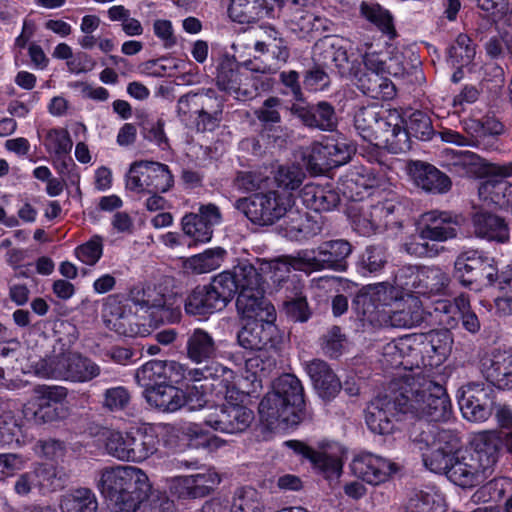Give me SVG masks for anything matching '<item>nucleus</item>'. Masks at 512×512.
<instances>
[{"mask_svg":"<svg viewBox=\"0 0 512 512\" xmlns=\"http://www.w3.org/2000/svg\"><path fill=\"white\" fill-rule=\"evenodd\" d=\"M356 52L362 59L363 68L349 59L341 39L325 38L315 44L313 58L323 66L334 67L341 76L352 77L354 84L367 96L378 100L392 99L396 88L383 70L379 45L359 43Z\"/></svg>","mask_w":512,"mask_h":512,"instance_id":"f257e3e1","label":"nucleus"},{"mask_svg":"<svg viewBox=\"0 0 512 512\" xmlns=\"http://www.w3.org/2000/svg\"><path fill=\"white\" fill-rule=\"evenodd\" d=\"M430 370L398 374L391 385L398 398L400 412L426 422H447L453 410L446 388L430 375Z\"/></svg>","mask_w":512,"mask_h":512,"instance_id":"f03ea898","label":"nucleus"},{"mask_svg":"<svg viewBox=\"0 0 512 512\" xmlns=\"http://www.w3.org/2000/svg\"><path fill=\"white\" fill-rule=\"evenodd\" d=\"M154 290L134 289L129 298L120 295L108 296L103 304L102 318L107 328L126 337L146 336L150 333L149 326L139 321L138 309L155 317L165 314L164 299L162 295L153 297Z\"/></svg>","mask_w":512,"mask_h":512,"instance_id":"7ed1b4c3","label":"nucleus"},{"mask_svg":"<svg viewBox=\"0 0 512 512\" xmlns=\"http://www.w3.org/2000/svg\"><path fill=\"white\" fill-rule=\"evenodd\" d=\"M500 436L495 431H482L471 437L469 446L456 454L448 479L461 487H474L493 472L498 459Z\"/></svg>","mask_w":512,"mask_h":512,"instance_id":"20e7f679","label":"nucleus"},{"mask_svg":"<svg viewBox=\"0 0 512 512\" xmlns=\"http://www.w3.org/2000/svg\"><path fill=\"white\" fill-rule=\"evenodd\" d=\"M303 386L292 374L280 376L259 404L260 420L270 430L299 424L305 416Z\"/></svg>","mask_w":512,"mask_h":512,"instance_id":"39448f33","label":"nucleus"},{"mask_svg":"<svg viewBox=\"0 0 512 512\" xmlns=\"http://www.w3.org/2000/svg\"><path fill=\"white\" fill-rule=\"evenodd\" d=\"M352 248L345 240H333L323 243L316 250H305L296 257H281L273 260H262L259 270L263 274H271L273 281L281 282L285 275L293 270L310 273L322 269L344 271L346 259Z\"/></svg>","mask_w":512,"mask_h":512,"instance_id":"423d86ee","label":"nucleus"},{"mask_svg":"<svg viewBox=\"0 0 512 512\" xmlns=\"http://www.w3.org/2000/svg\"><path fill=\"white\" fill-rule=\"evenodd\" d=\"M96 485L111 502L113 512H135L152 489L146 473L130 465L104 468Z\"/></svg>","mask_w":512,"mask_h":512,"instance_id":"0eeeda50","label":"nucleus"},{"mask_svg":"<svg viewBox=\"0 0 512 512\" xmlns=\"http://www.w3.org/2000/svg\"><path fill=\"white\" fill-rule=\"evenodd\" d=\"M354 121L361 137L376 147H385L395 154L411 148L408 133L402 129L404 121L396 110L380 115L374 107H363Z\"/></svg>","mask_w":512,"mask_h":512,"instance_id":"6e6552de","label":"nucleus"},{"mask_svg":"<svg viewBox=\"0 0 512 512\" xmlns=\"http://www.w3.org/2000/svg\"><path fill=\"white\" fill-rule=\"evenodd\" d=\"M416 232L423 240H411L404 244L405 251L416 257H435L440 249L432 242H445L458 234V221L451 213L431 210L421 214L416 222Z\"/></svg>","mask_w":512,"mask_h":512,"instance_id":"1a4fd4ad","label":"nucleus"},{"mask_svg":"<svg viewBox=\"0 0 512 512\" xmlns=\"http://www.w3.org/2000/svg\"><path fill=\"white\" fill-rule=\"evenodd\" d=\"M422 451L425 466L434 473H443L448 477L459 447L458 437L450 430L432 426L414 438Z\"/></svg>","mask_w":512,"mask_h":512,"instance_id":"9d476101","label":"nucleus"},{"mask_svg":"<svg viewBox=\"0 0 512 512\" xmlns=\"http://www.w3.org/2000/svg\"><path fill=\"white\" fill-rule=\"evenodd\" d=\"M32 368L38 377L74 383L89 382L101 372L97 363L79 354H63L40 359Z\"/></svg>","mask_w":512,"mask_h":512,"instance_id":"9b49d317","label":"nucleus"},{"mask_svg":"<svg viewBox=\"0 0 512 512\" xmlns=\"http://www.w3.org/2000/svg\"><path fill=\"white\" fill-rule=\"evenodd\" d=\"M216 396H222L225 402L206 418V424L214 430L229 434L245 431L254 419L252 410L245 404L248 395L231 382Z\"/></svg>","mask_w":512,"mask_h":512,"instance_id":"f8f14e48","label":"nucleus"},{"mask_svg":"<svg viewBox=\"0 0 512 512\" xmlns=\"http://www.w3.org/2000/svg\"><path fill=\"white\" fill-rule=\"evenodd\" d=\"M294 203L293 195L290 192L272 190L239 199L237 208L255 224L272 225L284 218Z\"/></svg>","mask_w":512,"mask_h":512,"instance_id":"ddd939ff","label":"nucleus"},{"mask_svg":"<svg viewBox=\"0 0 512 512\" xmlns=\"http://www.w3.org/2000/svg\"><path fill=\"white\" fill-rule=\"evenodd\" d=\"M399 210L400 205L392 199L353 206L350 210L353 229L362 236H371L386 229H399Z\"/></svg>","mask_w":512,"mask_h":512,"instance_id":"4468645a","label":"nucleus"},{"mask_svg":"<svg viewBox=\"0 0 512 512\" xmlns=\"http://www.w3.org/2000/svg\"><path fill=\"white\" fill-rule=\"evenodd\" d=\"M186 376V381L193 382V385L187 388L190 410L205 407L211 401L210 394L222 393L234 379L233 371L219 364L205 368H187Z\"/></svg>","mask_w":512,"mask_h":512,"instance_id":"2eb2a0df","label":"nucleus"},{"mask_svg":"<svg viewBox=\"0 0 512 512\" xmlns=\"http://www.w3.org/2000/svg\"><path fill=\"white\" fill-rule=\"evenodd\" d=\"M354 148L342 137H325L313 142L302 153L306 169L313 174H322L328 169L346 164Z\"/></svg>","mask_w":512,"mask_h":512,"instance_id":"dca6fc26","label":"nucleus"},{"mask_svg":"<svg viewBox=\"0 0 512 512\" xmlns=\"http://www.w3.org/2000/svg\"><path fill=\"white\" fill-rule=\"evenodd\" d=\"M173 185L167 165L153 161L133 162L125 176V188L136 195L164 193Z\"/></svg>","mask_w":512,"mask_h":512,"instance_id":"f3484780","label":"nucleus"},{"mask_svg":"<svg viewBox=\"0 0 512 512\" xmlns=\"http://www.w3.org/2000/svg\"><path fill=\"white\" fill-rule=\"evenodd\" d=\"M69 391L60 385H37L33 388V399L23 406V414L27 419H41L52 422L65 417L67 410L62 406L66 402Z\"/></svg>","mask_w":512,"mask_h":512,"instance_id":"a211bd4d","label":"nucleus"},{"mask_svg":"<svg viewBox=\"0 0 512 512\" xmlns=\"http://www.w3.org/2000/svg\"><path fill=\"white\" fill-rule=\"evenodd\" d=\"M425 311L418 297L409 292L402 293L388 313L369 315V323L375 327L412 328L420 325Z\"/></svg>","mask_w":512,"mask_h":512,"instance_id":"6ab92c4d","label":"nucleus"},{"mask_svg":"<svg viewBox=\"0 0 512 512\" xmlns=\"http://www.w3.org/2000/svg\"><path fill=\"white\" fill-rule=\"evenodd\" d=\"M448 280L447 274L437 267L405 266L396 274L398 287L418 295L438 294L445 289Z\"/></svg>","mask_w":512,"mask_h":512,"instance_id":"aec40b11","label":"nucleus"},{"mask_svg":"<svg viewBox=\"0 0 512 512\" xmlns=\"http://www.w3.org/2000/svg\"><path fill=\"white\" fill-rule=\"evenodd\" d=\"M398 398L390 384L389 390L384 395L374 399L367 408L366 424L375 434L389 435L396 430V422L400 412V406L397 404Z\"/></svg>","mask_w":512,"mask_h":512,"instance_id":"412c9836","label":"nucleus"},{"mask_svg":"<svg viewBox=\"0 0 512 512\" xmlns=\"http://www.w3.org/2000/svg\"><path fill=\"white\" fill-rule=\"evenodd\" d=\"M285 446L308 459L326 478H338L342 472L345 449L338 443L322 445V451H315L297 440H289Z\"/></svg>","mask_w":512,"mask_h":512,"instance_id":"4be33fe9","label":"nucleus"},{"mask_svg":"<svg viewBox=\"0 0 512 512\" xmlns=\"http://www.w3.org/2000/svg\"><path fill=\"white\" fill-rule=\"evenodd\" d=\"M221 482L214 468H204L197 473L167 479L171 494L183 499L202 498L213 492Z\"/></svg>","mask_w":512,"mask_h":512,"instance_id":"5701e85b","label":"nucleus"},{"mask_svg":"<svg viewBox=\"0 0 512 512\" xmlns=\"http://www.w3.org/2000/svg\"><path fill=\"white\" fill-rule=\"evenodd\" d=\"M222 215L214 204L201 205L197 212L187 213L181 219L184 236L190 239L189 246L206 244L213 237L214 227L220 225Z\"/></svg>","mask_w":512,"mask_h":512,"instance_id":"b1692460","label":"nucleus"},{"mask_svg":"<svg viewBox=\"0 0 512 512\" xmlns=\"http://www.w3.org/2000/svg\"><path fill=\"white\" fill-rule=\"evenodd\" d=\"M486 173L487 178L478 188L479 197L500 208H512V184L502 180L512 176V161L490 164Z\"/></svg>","mask_w":512,"mask_h":512,"instance_id":"393cba45","label":"nucleus"},{"mask_svg":"<svg viewBox=\"0 0 512 512\" xmlns=\"http://www.w3.org/2000/svg\"><path fill=\"white\" fill-rule=\"evenodd\" d=\"M256 283L246 284L238 294L236 307L242 320L274 321V306L264 298L261 273H256Z\"/></svg>","mask_w":512,"mask_h":512,"instance_id":"a878e982","label":"nucleus"},{"mask_svg":"<svg viewBox=\"0 0 512 512\" xmlns=\"http://www.w3.org/2000/svg\"><path fill=\"white\" fill-rule=\"evenodd\" d=\"M419 342L416 347V369L421 363L425 370L443 364L452 351L453 338L449 330L432 331L428 334H414Z\"/></svg>","mask_w":512,"mask_h":512,"instance_id":"bb28decb","label":"nucleus"},{"mask_svg":"<svg viewBox=\"0 0 512 512\" xmlns=\"http://www.w3.org/2000/svg\"><path fill=\"white\" fill-rule=\"evenodd\" d=\"M405 292L406 289L398 287L396 279L393 285L385 282L368 285L355 299L356 305L362 306V321L369 323L370 314L388 313Z\"/></svg>","mask_w":512,"mask_h":512,"instance_id":"cd10ccee","label":"nucleus"},{"mask_svg":"<svg viewBox=\"0 0 512 512\" xmlns=\"http://www.w3.org/2000/svg\"><path fill=\"white\" fill-rule=\"evenodd\" d=\"M258 270L249 263H239L231 270H225L213 277L210 287L219 300L226 305L234 297L236 292L240 293L246 284H255Z\"/></svg>","mask_w":512,"mask_h":512,"instance_id":"c85d7f7f","label":"nucleus"},{"mask_svg":"<svg viewBox=\"0 0 512 512\" xmlns=\"http://www.w3.org/2000/svg\"><path fill=\"white\" fill-rule=\"evenodd\" d=\"M350 468L355 477L370 485L388 481L399 469L390 459L368 452L355 456Z\"/></svg>","mask_w":512,"mask_h":512,"instance_id":"c756f323","label":"nucleus"},{"mask_svg":"<svg viewBox=\"0 0 512 512\" xmlns=\"http://www.w3.org/2000/svg\"><path fill=\"white\" fill-rule=\"evenodd\" d=\"M482 375L499 389L512 390V354L493 350L480 360Z\"/></svg>","mask_w":512,"mask_h":512,"instance_id":"7c9ffc66","label":"nucleus"},{"mask_svg":"<svg viewBox=\"0 0 512 512\" xmlns=\"http://www.w3.org/2000/svg\"><path fill=\"white\" fill-rule=\"evenodd\" d=\"M414 334L386 343L382 348V363L393 368H403L405 373L416 371V347L419 342Z\"/></svg>","mask_w":512,"mask_h":512,"instance_id":"2f4dec72","label":"nucleus"},{"mask_svg":"<svg viewBox=\"0 0 512 512\" xmlns=\"http://www.w3.org/2000/svg\"><path fill=\"white\" fill-rule=\"evenodd\" d=\"M216 80L221 90L237 100L245 101L253 97V89L244 82L248 80V75L241 73L238 64L233 59L226 58L220 63Z\"/></svg>","mask_w":512,"mask_h":512,"instance_id":"473e14b6","label":"nucleus"},{"mask_svg":"<svg viewBox=\"0 0 512 512\" xmlns=\"http://www.w3.org/2000/svg\"><path fill=\"white\" fill-rule=\"evenodd\" d=\"M409 174L415 185L427 192L442 194L451 188L450 178L431 164L412 162L409 165Z\"/></svg>","mask_w":512,"mask_h":512,"instance_id":"72a5a7b5","label":"nucleus"},{"mask_svg":"<svg viewBox=\"0 0 512 512\" xmlns=\"http://www.w3.org/2000/svg\"><path fill=\"white\" fill-rule=\"evenodd\" d=\"M147 403L162 412H175L185 404L188 405V394L173 386L162 384L143 392Z\"/></svg>","mask_w":512,"mask_h":512,"instance_id":"f704fd0d","label":"nucleus"},{"mask_svg":"<svg viewBox=\"0 0 512 512\" xmlns=\"http://www.w3.org/2000/svg\"><path fill=\"white\" fill-rule=\"evenodd\" d=\"M305 370L321 398L329 400L340 392V380L326 362L314 359L305 364Z\"/></svg>","mask_w":512,"mask_h":512,"instance_id":"c9c22d12","label":"nucleus"},{"mask_svg":"<svg viewBox=\"0 0 512 512\" xmlns=\"http://www.w3.org/2000/svg\"><path fill=\"white\" fill-rule=\"evenodd\" d=\"M243 327L238 333L239 344L248 350L265 349L275 333L274 321L242 320Z\"/></svg>","mask_w":512,"mask_h":512,"instance_id":"e433bc0d","label":"nucleus"},{"mask_svg":"<svg viewBox=\"0 0 512 512\" xmlns=\"http://www.w3.org/2000/svg\"><path fill=\"white\" fill-rule=\"evenodd\" d=\"M300 197L306 207L316 212L330 211L340 201L338 192L328 183H307L302 188Z\"/></svg>","mask_w":512,"mask_h":512,"instance_id":"4c0bfd02","label":"nucleus"},{"mask_svg":"<svg viewBox=\"0 0 512 512\" xmlns=\"http://www.w3.org/2000/svg\"><path fill=\"white\" fill-rule=\"evenodd\" d=\"M128 441H130V448H128L127 461H144L158 449L157 433L151 426L131 429Z\"/></svg>","mask_w":512,"mask_h":512,"instance_id":"58836bf2","label":"nucleus"},{"mask_svg":"<svg viewBox=\"0 0 512 512\" xmlns=\"http://www.w3.org/2000/svg\"><path fill=\"white\" fill-rule=\"evenodd\" d=\"M283 219V233L290 240L301 241L321 231L320 224L301 212L295 205Z\"/></svg>","mask_w":512,"mask_h":512,"instance_id":"ea45409f","label":"nucleus"},{"mask_svg":"<svg viewBox=\"0 0 512 512\" xmlns=\"http://www.w3.org/2000/svg\"><path fill=\"white\" fill-rule=\"evenodd\" d=\"M469 306L470 300L462 294L453 303L447 299L434 301L432 310L428 313L439 325L444 327V330H449L457 326L461 311Z\"/></svg>","mask_w":512,"mask_h":512,"instance_id":"a19ab883","label":"nucleus"},{"mask_svg":"<svg viewBox=\"0 0 512 512\" xmlns=\"http://www.w3.org/2000/svg\"><path fill=\"white\" fill-rule=\"evenodd\" d=\"M271 12L267 0H231L228 9L229 17L241 24L256 22Z\"/></svg>","mask_w":512,"mask_h":512,"instance_id":"79ce46f5","label":"nucleus"},{"mask_svg":"<svg viewBox=\"0 0 512 512\" xmlns=\"http://www.w3.org/2000/svg\"><path fill=\"white\" fill-rule=\"evenodd\" d=\"M224 308V304L215 295L210 285L195 288L185 302V311L195 316L214 313Z\"/></svg>","mask_w":512,"mask_h":512,"instance_id":"37998d69","label":"nucleus"},{"mask_svg":"<svg viewBox=\"0 0 512 512\" xmlns=\"http://www.w3.org/2000/svg\"><path fill=\"white\" fill-rule=\"evenodd\" d=\"M473 226L477 236L487 240L505 242L509 238V230L504 220L494 214L480 211L473 217Z\"/></svg>","mask_w":512,"mask_h":512,"instance_id":"c03bdc74","label":"nucleus"},{"mask_svg":"<svg viewBox=\"0 0 512 512\" xmlns=\"http://www.w3.org/2000/svg\"><path fill=\"white\" fill-rule=\"evenodd\" d=\"M59 509L61 512H97L98 500L91 489L78 487L61 495Z\"/></svg>","mask_w":512,"mask_h":512,"instance_id":"a18cd8bd","label":"nucleus"},{"mask_svg":"<svg viewBox=\"0 0 512 512\" xmlns=\"http://www.w3.org/2000/svg\"><path fill=\"white\" fill-rule=\"evenodd\" d=\"M187 357L194 363H202L216 354V344L205 330L197 328L189 335L186 343Z\"/></svg>","mask_w":512,"mask_h":512,"instance_id":"49530a36","label":"nucleus"},{"mask_svg":"<svg viewBox=\"0 0 512 512\" xmlns=\"http://www.w3.org/2000/svg\"><path fill=\"white\" fill-rule=\"evenodd\" d=\"M305 125L321 130H332L337 123L333 107L321 102L315 107H300L296 109Z\"/></svg>","mask_w":512,"mask_h":512,"instance_id":"de8ad7c7","label":"nucleus"},{"mask_svg":"<svg viewBox=\"0 0 512 512\" xmlns=\"http://www.w3.org/2000/svg\"><path fill=\"white\" fill-rule=\"evenodd\" d=\"M482 252L468 250L461 253L455 261V277L463 285H471L479 280L478 270L481 268Z\"/></svg>","mask_w":512,"mask_h":512,"instance_id":"09e8293b","label":"nucleus"},{"mask_svg":"<svg viewBox=\"0 0 512 512\" xmlns=\"http://www.w3.org/2000/svg\"><path fill=\"white\" fill-rule=\"evenodd\" d=\"M224 255L225 250L220 247L206 249L202 253L187 258L183 267L194 274L209 273L221 266Z\"/></svg>","mask_w":512,"mask_h":512,"instance_id":"8fccbe9b","label":"nucleus"},{"mask_svg":"<svg viewBox=\"0 0 512 512\" xmlns=\"http://www.w3.org/2000/svg\"><path fill=\"white\" fill-rule=\"evenodd\" d=\"M42 144L50 156L58 158L69 155L73 147V141L68 130L62 127L44 130Z\"/></svg>","mask_w":512,"mask_h":512,"instance_id":"3c124183","label":"nucleus"},{"mask_svg":"<svg viewBox=\"0 0 512 512\" xmlns=\"http://www.w3.org/2000/svg\"><path fill=\"white\" fill-rule=\"evenodd\" d=\"M475 45L466 34H459L447 49L446 61L451 67H468L475 57Z\"/></svg>","mask_w":512,"mask_h":512,"instance_id":"603ef678","label":"nucleus"},{"mask_svg":"<svg viewBox=\"0 0 512 512\" xmlns=\"http://www.w3.org/2000/svg\"><path fill=\"white\" fill-rule=\"evenodd\" d=\"M377 184V179L365 169L351 172L343 180V193L354 201H358L364 198L365 192Z\"/></svg>","mask_w":512,"mask_h":512,"instance_id":"864d4df0","label":"nucleus"},{"mask_svg":"<svg viewBox=\"0 0 512 512\" xmlns=\"http://www.w3.org/2000/svg\"><path fill=\"white\" fill-rule=\"evenodd\" d=\"M36 475L37 491L41 495L55 492L64 486V480L59 471L52 465L38 464L32 470Z\"/></svg>","mask_w":512,"mask_h":512,"instance_id":"5fc2aeb1","label":"nucleus"},{"mask_svg":"<svg viewBox=\"0 0 512 512\" xmlns=\"http://www.w3.org/2000/svg\"><path fill=\"white\" fill-rule=\"evenodd\" d=\"M101 439L107 453L119 460L127 461V453L130 448V430L121 432L118 430L104 429L101 432Z\"/></svg>","mask_w":512,"mask_h":512,"instance_id":"6e6d98bb","label":"nucleus"},{"mask_svg":"<svg viewBox=\"0 0 512 512\" xmlns=\"http://www.w3.org/2000/svg\"><path fill=\"white\" fill-rule=\"evenodd\" d=\"M360 12L367 20L374 23L382 32L394 36L395 28L393 18L388 10L383 9L378 3L362 2Z\"/></svg>","mask_w":512,"mask_h":512,"instance_id":"4d7b16f0","label":"nucleus"},{"mask_svg":"<svg viewBox=\"0 0 512 512\" xmlns=\"http://www.w3.org/2000/svg\"><path fill=\"white\" fill-rule=\"evenodd\" d=\"M230 512H264L259 492L252 487L238 489L235 492Z\"/></svg>","mask_w":512,"mask_h":512,"instance_id":"13d9d810","label":"nucleus"},{"mask_svg":"<svg viewBox=\"0 0 512 512\" xmlns=\"http://www.w3.org/2000/svg\"><path fill=\"white\" fill-rule=\"evenodd\" d=\"M457 399L460 408L464 407V404H481V403H493L492 390L485 387L483 383H467L463 385L457 392Z\"/></svg>","mask_w":512,"mask_h":512,"instance_id":"bf43d9fd","label":"nucleus"},{"mask_svg":"<svg viewBox=\"0 0 512 512\" xmlns=\"http://www.w3.org/2000/svg\"><path fill=\"white\" fill-rule=\"evenodd\" d=\"M213 94L214 92L212 90H207L204 94H193V95H186L179 99L178 105L180 109H183L185 106H187L190 102L198 103V101L201 102L203 105V108L198 111L199 116H208L213 118L214 120L218 119V115L222 111V103L218 99L213 100Z\"/></svg>","mask_w":512,"mask_h":512,"instance_id":"052dcab7","label":"nucleus"},{"mask_svg":"<svg viewBox=\"0 0 512 512\" xmlns=\"http://www.w3.org/2000/svg\"><path fill=\"white\" fill-rule=\"evenodd\" d=\"M135 378L145 390L164 384V361L152 360L145 363L137 370Z\"/></svg>","mask_w":512,"mask_h":512,"instance_id":"680f3d73","label":"nucleus"},{"mask_svg":"<svg viewBox=\"0 0 512 512\" xmlns=\"http://www.w3.org/2000/svg\"><path fill=\"white\" fill-rule=\"evenodd\" d=\"M407 512H445L443 498L436 492L420 491L410 498Z\"/></svg>","mask_w":512,"mask_h":512,"instance_id":"e2e57ef3","label":"nucleus"},{"mask_svg":"<svg viewBox=\"0 0 512 512\" xmlns=\"http://www.w3.org/2000/svg\"><path fill=\"white\" fill-rule=\"evenodd\" d=\"M183 435H185L195 447L203 446L210 449H216L224 444V441L216 436H210L205 433L199 424L185 423L180 428Z\"/></svg>","mask_w":512,"mask_h":512,"instance_id":"0e129e2a","label":"nucleus"},{"mask_svg":"<svg viewBox=\"0 0 512 512\" xmlns=\"http://www.w3.org/2000/svg\"><path fill=\"white\" fill-rule=\"evenodd\" d=\"M76 258L86 265H95L103 254V239L95 235L75 248Z\"/></svg>","mask_w":512,"mask_h":512,"instance_id":"69168bd1","label":"nucleus"},{"mask_svg":"<svg viewBox=\"0 0 512 512\" xmlns=\"http://www.w3.org/2000/svg\"><path fill=\"white\" fill-rule=\"evenodd\" d=\"M486 51L492 58H498L505 52L512 55V25L500 29L498 36L492 37L486 43Z\"/></svg>","mask_w":512,"mask_h":512,"instance_id":"338daca9","label":"nucleus"},{"mask_svg":"<svg viewBox=\"0 0 512 512\" xmlns=\"http://www.w3.org/2000/svg\"><path fill=\"white\" fill-rule=\"evenodd\" d=\"M304 176V172L299 166H281L276 172L275 181L279 187L285 190H295L301 185Z\"/></svg>","mask_w":512,"mask_h":512,"instance_id":"774afa93","label":"nucleus"}]
</instances>
